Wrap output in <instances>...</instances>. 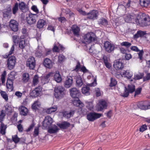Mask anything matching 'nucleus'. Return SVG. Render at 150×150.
<instances>
[{
  "label": "nucleus",
  "instance_id": "2",
  "mask_svg": "<svg viewBox=\"0 0 150 150\" xmlns=\"http://www.w3.org/2000/svg\"><path fill=\"white\" fill-rule=\"evenodd\" d=\"M137 19V24L142 27L150 25V18L146 14L140 13L138 14Z\"/></svg>",
  "mask_w": 150,
  "mask_h": 150
},
{
  "label": "nucleus",
  "instance_id": "49",
  "mask_svg": "<svg viewBox=\"0 0 150 150\" xmlns=\"http://www.w3.org/2000/svg\"><path fill=\"white\" fill-rule=\"evenodd\" d=\"M132 44L131 43L128 42H123L121 43V45L122 46L126 47L127 48H128Z\"/></svg>",
  "mask_w": 150,
  "mask_h": 150
},
{
  "label": "nucleus",
  "instance_id": "31",
  "mask_svg": "<svg viewBox=\"0 0 150 150\" xmlns=\"http://www.w3.org/2000/svg\"><path fill=\"white\" fill-rule=\"evenodd\" d=\"M98 22V24L100 25L106 26L108 25V21L106 19L103 18L99 19Z\"/></svg>",
  "mask_w": 150,
  "mask_h": 150
},
{
  "label": "nucleus",
  "instance_id": "8",
  "mask_svg": "<svg viewBox=\"0 0 150 150\" xmlns=\"http://www.w3.org/2000/svg\"><path fill=\"white\" fill-rule=\"evenodd\" d=\"M102 114L98 113L95 112H91L87 115V119L90 121L93 122L96 119L99 118Z\"/></svg>",
  "mask_w": 150,
  "mask_h": 150
},
{
  "label": "nucleus",
  "instance_id": "22",
  "mask_svg": "<svg viewBox=\"0 0 150 150\" xmlns=\"http://www.w3.org/2000/svg\"><path fill=\"white\" fill-rule=\"evenodd\" d=\"M72 82L73 79L72 77L71 76L67 77L64 83V86L65 87L69 88L71 86Z\"/></svg>",
  "mask_w": 150,
  "mask_h": 150
},
{
  "label": "nucleus",
  "instance_id": "9",
  "mask_svg": "<svg viewBox=\"0 0 150 150\" xmlns=\"http://www.w3.org/2000/svg\"><path fill=\"white\" fill-rule=\"evenodd\" d=\"M104 47L105 50L109 53H110L113 52L115 48L114 45L112 44L108 41H106L104 43Z\"/></svg>",
  "mask_w": 150,
  "mask_h": 150
},
{
  "label": "nucleus",
  "instance_id": "39",
  "mask_svg": "<svg viewBox=\"0 0 150 150\" xmlns=\"http://www.w3.org/2000/svg\"><path fill=\"white\" fill-rule=\"evenodd\" d=\"M57 109V108L56 106H53L47 109L46 112L48 114H51L52 112L56 111Z\"/></svg>",
  "mask_w": 150,
  "mask_h": 150
},
{
  "label": "nucleus",
  "instance_id": "47",
  "mask_svg": "<svg viewBox=\"0 0 150 150\" xmlns=\"http://www.w3.org/2000/svg\"><path fill=\"white\" fill-rule=\"evenodd\" d=\"M129 92L127 90V88L126 87H125L124 92L123 94H121L120 95L124 98L127 97L129 95Z\"/></svg>",
  "mask_w": 150,
  "mask_h": 150
},
{
  "label": "nucleus",
  "instance_id": "37",
  "mask_svg": "<svg viewBox=\"0 0 150 150\" xmlns=\"http://www.w3.org/2000/svg\"><path fill=\"white\" fill-rule=\"evenodd\" d=\"M131 20V23H136L137 24V22L136 21L138 20L137 19L138 14H135L132 13L130 15Z\"/></svg>",
  "mask_w": 150,
  "mask_h": 150
},
{
  "label": "nucleus",
  "instance_id": "53",
  "mask_svg": "<svg viewBox=\"0 0 150 150\" xmlns=\"http://www.w3.org/2000/svg\"><path fill=\"white\" fill-rule=\"evenodd\" d=\"M83 145L79 143L77 144L74 147V150H81Z\"/></svg>",
  "mask_w": 150,
  "mask_h": 150
},
{
  "label": "nucleus",
  "instance_id": "55",
  "mask_svg": "<svg viewBox=\"0 0 150 150\" xmlns=\"http://www.w3.org/2000/svg\"><path fill=\"white\" fill-rule=\"evenodd\" d=\"M35 56L38 57H40L42 55V51L41 50H37L35 52Z\"/></svg>",
  "mask_w": 150,
  "mask_h": 150
},
{
  "label": "nucleus",
  "instance_id": "1",
  "mask_svg": "<svg viewBox=\"0 0 150 150\" xmlns=\"http://www.w3.org/2000/svg\"><path fill=\"white\" fill-rule=\"evenodd\" d=\"M69 92L71 96L73 98L77 99L73 102L74 105L76 106H79L80 107H83V104L79 99V97L81 94L80 91L76 88H73L69 90Z\"/></svg>",
  "mask_w": 150,
  "mask_h": 150
},
{
  "label": "nucleus",
  "instance_id": "59",
  "mask_svg": "<svg viewBox=\"0 0 150 150\" xmlns=\"http://www.w3.org/2000/svg\"><path fill=\"white\" fill-rule=\"evenodd\" d=\"M147 129V126L145 125H142L139 128V130L141 132H143Z\"/></svg>",
  "mask_w": 150,
  "mask_h": 150
},
{
  "label": "nucleus",
  "instance_id": "64",
  "mask_svg": "<svg viewBox=\"0 0 150 150\" xmlns=\"http://www.w3.org/2000/svg\"><path fill=\"white\" fill-rule=\"evenodd\" d=\"M132 55L130 54H125V58L126 60H129L132 58Z\"/></svg>",
  "mask_w": 150,
  "mask_h": 150
},
{
  "label": "nucleus",
  "instance_id": "60",
  "mask_svg": "<svg viewBox=\"0 0 150 150\" xmlns=\"http://www.w3.org/2000/svg\"><path fill=\"white\" fill-rule=\"evenodd\" d=\"M63 116L67 119L69 118L70 117V115L68 114V112L67 111H65L63 112Z\"/></svg>",
  "mask_w": 150,
  "mask_h": 150
},
{
  "label": "nucleus",
  "instance_id": "43",
  "mask_svg": "<svg viewBox=\"0 0 150 150\" xmlns=\"http://www.w3.org/2000/svg\"><path fill=\"white\" fill-rule=\"evenodd\" d=\"M127 90L129 93H132L135 91V86L132 85H128L127 86Z\"/></svg>",
  "mask_w": 150,
  "mask_h": 150
},
{
  "label": "nucleus",
  "instance_id": "63",
  "mask_svg": "<svg viewBox=\"0 0 150 150\" xmlns=\"http://www.w3.org/2000/svg\"><path fill=\"white\" fill-rule=\"evenodd\" d=\"M143 81H145L149 80L150 79V73H147L146 76L143 78Z\"/></svg>",
  "mask_w": 150,
  "mask_h": 150
},
{
  "label": "nucleus",
  "instance_id": "25",
  "mask_svg": "<svg viewBox=\"0 0 150 150\" xmlns=\"http://www.w3.org/2000/svg\"><path fill=\"white\" fill-rule=\"evenodd\" d=\"M71 29L74 35L78 37H79L80 35V29L77 26L73 25Z\"/></svg>",
  "mask_w": 150,
  "mask_h": 150
},
{
  "label": "nucleus",
  "instance_id": "52",
  "mask_svg": "<svg viewBox=\"0 0 150 150\" xmlns=\"http://www.w3.org/2000/svg\"><path fill=\"white\" fill-rule=\"evenodd\" d=\"M6 74V71H4L1 76V79L2 83L5 82V76Z\"/></svg>",
  "mask_w": 150,
  "mask_h": 150
},
{
  "label": "nucleus",
  "instance_id": "7",
  "mask_svg": "<svg viewBox=\"0 0 150 150\" xmlns=\"http://www.w3.org/2000/svg\"><path fill=\"white\" fill-rule=\"evenodd\" d=\"M53 122V119L48 115L46 116L42 122V129H45L49 128Z\"/></svg>",
  "mask_w": 150,
  "mask_h": 150
},
{
  "label": "nucleus",
  "instance_id": "32",
  "mask_svg": "<svg viewBox=\"0 0 150 150\" xmlns=\"http://www.w3.org/2000/svg\"><path fill=\"white\" fill-rule=\"evenodd\" d=\"M103 59L106 67L110 69L111 67V65L108 62V57L106 55H103Z\"/></svg>",
  "mask_w": 150,
  "mask_h": 150
},
{
  "label": "nucleus",
  "instance_id": "18",
  "mask_svg": "<svg viewBox=\"0 0 150 150\" xmlns=\"http://www.w3.org/2000/svg\"><path fill=\"white\" fill-rule=\"evenodd\" d=\"M43 64L45 67L49 69H51L53 66L52 61L48 58L44 59Z\"/></svg>",
  "mask_w": 150,
  "mask_h": 150
},
{
  "label": "nucleus",
  "instance_id": "44",
  "mask_svg": "<svg viewBox=\"0 0 150 150\" xmlns=\"http://www.w3.org/2000/svg\"><path fill=\"white\" fill-rule=\"evenodd\" d=\"M144 74L143 73H139L134 75V79L136 80H139L144 77Z\"/></svg>",
  "mask_w": 150,
  "mask_h": 150
},
{
  "label": "nucleus",
  "instance_id": "16",
  "mask_svg": "<svg viewBox=\"0 0 150 150\" xmlns=\"http://www.w3.org/2000/svg\"><path fill=\"white\" fill-rule=\"evenodd\" d=\"M3 17L4 18H10L11 14V10L10 7L5 9L3 11Z\"/></svg>",
  "mask_w": 150,
  "mask_h": 150
},
{
  "label": "nucleus",
  "instance_id": "30",
  "mask_svg": "<svg viewBox=\"0 0 150 150\" xmlns=\"http://www.w3.org/2000/svg\"><path fill=\"white\" fill-rule=\"evenodd\" d=\"M41 105L39 102L37 100L34 102L32 105L31 107L33 110L35 112L36 110H38V108H40Z\"/></svg>",
  "mask_w": 150,
  "mask_h": 150
},
{
  "label": "nucleus",
  "instance_id": "46",
  "mask_svg": "<svg viewBox=\"0 0 150 150\" xmlns=\"http://www.w3.org/2000/svg\"><path fill=\"white\" fill-rule=\"evenodd\" d=\"M0 93L1 96L6 101H7L8 100V95L5 91H1Z\"/></svg>",
  "mask_w": 150,
  "mask_h": 150
},
{
  "label": "nucleus",
  "instance_id": "10",
  "mask_svg": "<svg viewBox=\"0 0 150 150\" xmlns=\"http://www.w3.org/2000/svg\"><path fill=\"white\" fill-rule=\"evenodd\" d=\"M38 18L37 14L30 13L28 16L27 17L25 20L28 24L31 25L35 23L36 22V19Z\"/></svg>",
  "mask_w": 150,
  "mask_h": 150
},
{
  "label": "nucleus",
  "instance_id": "20",
  "mask_svg": "<svg viewBox=\"0 0 150 150\" xmlns=\"http://www.w3.org/2000/svg\"><path fill=\"white\" fill-rule=\"evenodd\" d=\"M18 6L19 9L23 13H25L28 10V8L27 5L23 2H21L19 3Z\"/></svg>",
  "mask_w": 150,
  "mask_h": 150
},
{
  "label": "nucleus",
  "instance_id": "17",
  "mask_svg": "<svg viewBox=\"0 0 150 150\" xmlns=\"http://www.w3.org/2000/svg\"><path fill=\"white\" fill-rule=\"evenodd\" d=\"M107 107V103L105 100L100 101L98 104V111H102L104 109H106Z\"/></svg>",
  "mask_w": 150,
  "mask_h": 150
},
{
  "label": "nucleus",
  "instance_id": "48",
  "mask_svg": "<svg viewBox=\"0 0 150 150\" xmlns=\"http://www.w3.org/2000/svg\"><path fill=\"white\" fill-rule=\"evenodd\" d=\"M117 83L116 80L115 79L111 78V79L110 82V87H112L115 86Z\"/></svg>",
  "mask_w": 150,
  "mask_h": 150
},
{
  "label": "nucleus",
  "instance_id": "33",
  "mask_svg": "<svg viewBox=\"0 0 150 150\" xmlns=\"http://www.w3.org/2000/svg\"><path fill=\"white\" fill-rule=\"evenodd\" d=\"M150 0H139V4L141 6L146 7L150 4Z\"/></svg>",
  "mask_w": 150,
  "mask_h": 150
},
{
  "label": "nucleus",
  "instance_id": "3",
  "mask_svg": "<svg viewBox=\"0 0 150 150\" xmlns=\"http://www.w3.org/2000/svg\"><path fill=\"white\" fill-rule=\"evenodd\" d=\"M80 13L83 16L87 15V18L92 20L96 19L98 15V12L97 11L93 10L87 13L86 11H83L81 9L78 10Z\"/></svg>",
  "mask_w": 150,
  "mask_h": 150
},
{
  "label": "nucleus",
  "instance_id": "41",
  "mask_svg": "<svg viewBox=\"0 0 150 150\" xmlns=\"http://www.w3.org/2000/svg\"><path fill=\"white\" fill-rule=\"evenodd\" d=\"M19 47L21 49L23 50L25 46V42L24 40H20L19 42Z\"/></svg>",
  "mask_w": 150,
  "mask_h": 150
},
{
  "label": "nucleus",
  "instance_id": "56",
  "mask_svg": "<svg viewBox=\"0 0 150 150\" xmlns=\"http://www.w3.org/2000/svg\"><path fill=\"white\" fill-rule=\"evenodd\" d=\"M38 77L37 75H35L33 79V82L34 85H36L38 83Z\"/></svg>",
  "mask_w": 150,
  "mask_h": 150
},
{
  "label": "nucleus",
  "instance_id": "35",
  "mask_svg": "<svg viewBox=\"0 0 150 150\" xmlns=\"http://www.w3.org/2000/svg\"><path fill=\"white\" fill-rule=\"evenodd\" d=\"M76 86L81 87L83 85V82L80 76L79 75L76 77Z\"/></svg>",
  "mask_w": 150,
  "mask_h": 150
},
{
  "label": "nucleus",
  "instance_id": "13",
  "mask_svg": "<svg viewBox=\"0 0 150 150\" xmlns=\"http://www.w3.org/2000/svg\"><path fill=\"white\" fill-rule=\"evenodd\" d=\"M18 23L14 20H11L9 22V25L11 30L15 32L18 30Z\"/></svg>",
  "mask_w": 150,
  "mask_h": 150
},
{
  "label": "nucleus",
  "instance_id": "4",
  "mask_svg": "<svg viewBox=\"0 0 150 150\" xmlns=\"http://www.w3.org/2000/svg\"><path fill=\"white\" fill-rule=\"evenodd\" d=\"M65 89L63 87L59 86L54 88V96L55 98L60 99L64 97L65 95Z\"/></svg>",
  "mask_w": 150,
  "mask_h": 150
},
{
  "label": "nucleus",
  "instance_id": "38",
  "mask_svg": "<svg viewBox=\"0 0 150 150\" xmlns=\"http://www.w3.org/2000/svg\"><path fill=\"white\" fill-rule=\"evenodd\" d=\"M28 112V110L25 107L21 106V114L23 116H25Z\"/></svg>",
  "mask_w": 150,
  "mask_h": 150
},
{
  "label": "nucleus",
  "instance_id": "14",
  "mask_svg": "<svg viewBox=\"0 0 150 150\" xmlns=\"http://www.w3.org/2000/svg\"><path fill=\"white\" fill-rule=\"evenodd\" d=\"M77 64L75 66V68L73 71H75L77 72L80 69V71H82L83 73L89 72V71L86 69V67L84 66H81L80 63L79 61H76Z\"/></svg>",
  "mask_w": 150,
  "mask_h": 150
},
{
  "label": "nucleus",
  "instance_id": "24",
  "mask_svg": "<svg viewBox=\"0 0 150 150\" xmlns=\"http://www.w3.org/2000/svg\"><path fill=\"white\" fill-rule=\"evenodd\" d=\"M48 132L50 134H54L57 132L59 129L57 126L55 125H54L52 127L48 128Z\"/></svg>",
  "mask_w": 150,
  "mask_h": 150
},
{
  "label": "nucleus",
  "instance_id": "42",
  "mask_svg": "<svg viewBox=\"0 0 150 150\" xmlns=\"http://www.w3.org/2000/svg\"><path fill=\"white\" fill-rule=\"evenodd\" d=\"M13 42L15 45H17L19 41V37L17 35H14L12 37Z\"/></svg>",
  "mask_w": 150,
  "mask_h": 150
},
{
  "label": "nucleus",
  "instance_id": "27",
  "mask_svg": "<svg viewBox=\"0 0 150 150\" xmlns=\"http://www.w3.org/2000/svg\"><path fill=\"white\" fill-rule=\"evenodd\" d=\"M70 124L67 121L62 122L61 123H59L58 125V126L60 129H66L70 126Z\"/></svg>",
  "mask_w": 150,
  "mask_h": 150
},
{
  "label": "nucleus",
  "instance_id": "28",
  "mask_svg": "<svg viewBox=\"0 0 150 150\" xmlns=\"http://www.w3.org/2000/svg\"><path fill=\"white\" fill-rule=\"evenodd\" d=\"M46 23V21L43 19H40L38 20L37 24V28L39 29L43 28Z\"/></svg>",
  "mask_w": 150,
  "mask_h": 150
},
{
  "label": "nucleus",
  "instance_id": "23",
  "mask_svg": "<svg viewBox=\"0 0 150 150\" xmlns=\"http://www.w3.org/2000/svg\"><path fill=\"white\" fill-rule=\"evenodd\" d=\"M146 34V31L139 30L137 31V33L134 35V38L137 39L139 37H145Z\"/></svg>",
  "mask_w": 150,
  "mask_h": 150
},
{
  "label": "nucleus",
  "instance_id": "5",
  "mask_svg": "<svg viewBox=\"0 0 150 150\" xmlns=\"http://www.w3.org/2000/svg\"><path fill=\"white\" fill-rule=\"evenodd\" d=\"M96 41V37L95 34L92 32L88 33L83 36V40L82 43H85V42L89 43L93 41L95 42Z\"/></svg>",
  "mask_w": 150,
  "mask_h": 150
},
{
  "label": "nucleus",
  "instance_id": "50",
  "mask_svg": "<svg viewBox=\"0 0 150 150\" xmlns=\"http://www.w3.org/2000/svg\"><path fill=\"white\" fill-rule=\"evenodd\" d=\"M14 45H13L11 47V50L8 54H6L5 57H4V58H7L14 51Z\"/></svg>",
  "mask_w": 150,
  "mask_h": 150
},
{
  "label": "nucleus",
  "instance_id": "45",
  "mask_svg": "<svg viewBox=\"0 0 150 150\" xmlns=\"http://www.w3.org/2000/svg\"><path fill=\"white\" fill-rule=\"evenodd\" d=\"M18 10V4L17 2L16 3L12 9L13 13L15 14Z\"/></svg>",
  "mask_w": 150,
  "mask_h": 150
},
{
  "label": "nucleus",
  "instance_id": "51",
  "mask_svg": "<svg viewBox=\"0 0 150 150\" xmlns=\"http://www.w3.org/2000/svg\"><path fill=\"white\" fill-rule=\"evenodd\" d=\"M64 58L65 57L63 54H60L58 57V62L60 64L62 63L64 59Z\"/></svg>",
  "mask_w": 150,
  "mask_h": 150
},
{
  "label": "nucleus",
  "instance_id": "34",
  "mask_svg": "<svg viewBox=\"0 0 150 150\" xmlns=\"http://www.w3.org/2000/svg\"><path fill=\"white\" fill-rule=\"evenodd\" d=\"M82 93L86 96H88L90 94L89 92L90 88L89 87L87 86H85L82 88L81 89Z\"/></svg>",
  "mask_w": 150,
  "mask_h": 150
},
{
  "label": "nucleus",
  "instance_id": "26",
  "mask_svg": "<svg viewBox=\"0 0 150 150\" xmlns=\"http://www.w3.org/2000/svg\"><path fill=\"white\" fill-rule=\"evenodd\" d=\"M53 76L54 80L56 82L59 83L61 82L62 77L59 71H56L55 74H54Z\"/></svg>",
  "mask_w": 150,
  "mask_h": 150
},
{
  "label": "nucleus",
  "instance_id": "29",
  "mask_svg": "<svg viewBox=\"0 0 150 150\" xmlns=\"http://www.w3.org/2000/svg\"><path fill=\"white\" fill-rule=\"evenodd\" d=\"M54 73L53 72H50L46 76H44L42 77V80L45 81L44 83L49 82L50 78L53 76Z\"/></svg>",
  "mask_w": 150,
  "mask_h": 150
},
{
  "label": "nucleus",
  "instance_id": "6",
  "mask_svg": "<svg viewBox=\"0 0 150 150\" xmlns=\"http://www.w3.org/2000/svg\"><path fill=\"white\" fill-rule=\"evenodd\" d=\"M16 60V57L13 55L9 57L8 58L6 66L8 69L11 70L14 68L15 65Z\"/></svg>",
  "mask_w": 150,
  "mask_h": 150
},
{
  "label": "nucleus",
  "instance_id": "54",
  "mask_svg": "<svg viewBox=\"0 0 150 150\" xmlns=\"http://www.w3.org/2000/svg\"><path fill=\"white\" fill-rule=\"evenodd\" d=\"M20 138H19L17 135L12 136V139L13 141L14 142L15 144H16L19 142L20 141Z\"/></svg>",
  "mask_w": 150,
  "mask_h": 150
},
{
  "label": "nucleus",
  "instance_id": "12",
  "mask_svg": "<svg viewBox=\"0 0 150 150\" xmlns=\"http://www.w3.org/2000/svg\"><path fill=\"white\" fill-rule=\"evenodd\" d=\"M42 91V87L41 86H38L32 91H30V95L33 98H35L38 96Z\"/></svg>",
  "mask_w": 150,
  "mask_h": 150
},
{
  "label": "nucleus",
  "instance_id": "19",
  "mask_svg": "<svg viewBox=\"0 0 150 150\" xmlns=\"http://www.w3.org/2000/svg\"><path fill=\"white\" fill-rule=\"evenodd\" d=\"M124 64L122 62L117 60H115L114 63L113 67L117 70L122 69L124 67Z\"/></svg>",
  "mask_w": 150,
  "mask_h": 150
},
{
  "label": "nucleus",
  "instance_id": "21",
  "mask_svg": "<svg viewBox=\"0 0 150 150\" xmlns=\"http://www.w3.org/2000/svg\"><path fill=\"white\" fill-rule=\"evenodd\" d=\"M130 49L131 50L133 51L137 52L139 51V52L138 53L139 55L138 58H139L141 60H142V56L144 53V52L143 50L140 51L137 47L135 46H132L131 47Z\"/></svg>",
  "mask_w": 150,
  "mask_h": 150
},
{
  "label": "nucleus",
  "instance_id": "58",
  "mask_svg": "<svg viewBox=\"0 0 150 150\" xmlns=\"http://www.w3.org/2000/svg\"><path fill=\"white\" fill-rule=\"evenodd\" d=\"M39 133V127H35L34 129V135L35 136H37L38 135Z\"/></svg>",
  "mask_w": 150,
  "mask_h": 150
},
{
  "label": "nucleus",
  "instance_id": "62",
  "mask_svg": "<svg viewBox=\"0 0 150 150\" xmlns=\"http://www.w3.org/2000/svg\"><path fill=\"white\" fill-rule=\"evenodd\" d=\"M31 9L33 11L35 12L36 13H39V11L37 8V6L35 5H33L31 8Z\"/></svg>",
  "mask_w": 150,
  "mask_h": 150
},
{
  "label": "nucleus",
  "instance_id": "11",
  "mask_svg": "<svg viewBox=\"0 0 150 150\" xmlns=\"http://www.w3.org/2000/svg\"><path fill=\"white\" fill-rule=\"evenodd\" d=\"M35 65V60L33 57H30L26 61V66L30 69H34Z\"/></svg>",
  "mask_w": 150,
  "mask_h": 150
},
{
  "label": "nucleus",
  "instance_id": "61",
  "mask_svg": "<svg viewBox=\"0 0 150 150\" xmlns=\"http://www.w3.org/2000/svg\"><path fill=\"white\" fill-rule=\"evenodd\" d=\"M52 50L54 52H59V49L58 47L57 46L56 44H54V47L52 48Z\"/></svg>",
  "mask_w": 150,
  "mask_h": 150
},
{
  "label": "nucleus",
  "instance_id": "36",
  "mask_svg": "<svg viewBox=\"0 0 150 150\" xmlns=\"http://www.w3.org/2000/svg\"><path fill=\"white\" fill-rule=\"evenodd\" d=\"M7 128L6 125H5L3 123L1 124L0 127V133L2 135H5L6 134V130Z\"/></svg>",
  "mask_w": 150,
  "mask_h": 150
},
{
  "label": "nucleus",
  "instance_id": "57",
  "mask_svg": "<svg viewBox=\"0 0 150 150\" xmlns=\"http://www.w3.org/2000/svg\"><path fill=\"white\" fill-rule=\"evenodd\" d=\"M142 90V88L141 87H139L137 88L136 90V91H135V93L134 96H135L137 95H138L141 93Z\"/></svg>",
  "mask_w": 150,
  "mask_h": 150
},
{
  "label": "nucleus",
  "instance_id": "15",
  "mask_svg": "<svg viewBox=\"0 0 150 150\" xmlns=\"http://www.w3.org/2000/svg\"><path fill=\"white\" fill-rule=\"evenodd\" d=\"M138 108L141 109L146 110L150 108V104L147 105L146 101H142L139 102L137 104Z\"/></svg>",
  "mask_w": 150,
  "mask_h": 150
},
{
  "label": "nucleus",
  "instance_id": "40",
  "mask_svg": "<svg viewBox=\"0 0 150 150\" xmlns=\"http://www.w3.org/2000/svg\"><path fill=\"white\" fill-rule=\"evenodd\" d=\"M29 79V75L27 73H25L23 74V81L25 82H27Z\"/></svg>",
  "mask_w": 150,
  "mask_h": 150
}]
</instances>
